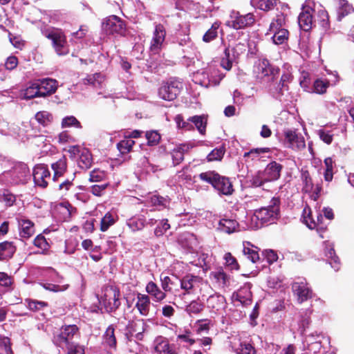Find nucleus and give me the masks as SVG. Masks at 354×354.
I'll return each instance as SVG.
<instances>
[{
	"mask_svg": "<svg viewBox=\"0 0 354 354\" xmlns=\"http://www.w3.org/2000/svg\"><path fill=\"white\" fill-rule=\"evenodd\" d=\"M238 222L234 219L222 218L218 223L217 230L221 232L231 234L237 230Z\"/></svg>",
	"mask_w": 354,
	"mask_h": 354,
	"instance_id": "nucleus-30",
	"label": "nucleus"
},
{
	"mask_svg": "<svg viewBox=\"0 0 354 354\" xmlns=\"http://www.w3.org/2000/svg\"><path fill=\"white\" fill-rule=\"evenodd\" d=\"M220 25L221 23L218 21L214 22L211 28L204 34L203 41L208 43L216 39L218 36Z\"/></svg>",
	"mask_w": 354,
	"mask_h": 354,
	"instance_id": "nucleus-46",
	"label": "nucleus"
},
{
	"mask_svg": "<svg viewBox=\"0 0 354 354\" xmlns=\"http://www.w3.org/2000/svg\"><path fill=\"white\" fill-rule=\"evenodd\" d=\"M330 265L335 270L337 271L340 268V263L337 257L335 256V250L333 248H330L327 250L326 253Z\"/></svg>",
	"mask_w": 354,
	"mask_h": 354,
	"instance_id": "nucleus-55",
	"label": "nucleus"
},
{
	"mask_svg": "<svg viewBox=\"0 0 354 354\" xmlns=\"http://www.w3.org/2000/svg\"><path fill=\"white\" fill-rule=\"evenodd\" d=\"M270 151L269 148H255L244 153V158H251L252 160L261 158V155Z\"/></svg>",
	"mask_w": 354,
	"mask_h": 354,
	"instance_id": "nucleus-56",
	"label": "nucleus"
},
{
	"mask_svg": "<svg viewBox=\"0 0 354 354\" xmlns=\"http://www.w3.org/2000/svg\"><path fill=\"white\" fill-rule=\"evenodd\" d=\"M146 203L149 206L155 207L158 209L167 207L169 201L167 198L158 196L151 195L147 198Z\"/></svg>",
	"mask_w": 354,
	"mask_h": 354,
	"instance_id": "nucleus-40",
	"label": "nucleus"
},
{
	"mask_svg": "<svg viewBox=\"0 0 354 354\" xmlns=\"http://www.w3.org/2000/svg\"><path fill=\"white\" fill-rule=\"evenodd\" d=\"M92 165V156L87 149H82L78 160V165L80 168L87 169Z\"/></svg>",
	"mask_w": 354,
	"mask_h": 354,
	"instance_id": "nucleus-44",
	"label": "nucleus"
},
{
	"mask_svg": "<svg viewBox=\"0 0 354 354\" xmlns=\"http://www.w3.org/2000/svg\"><path fill=\"white\" fill-rule=\"evenodd\" d=\"M135 142L133 140L128 138L122 140L118 142L117 147L121 153H127L131 150Z\"/></svg>",
	"mask_w": 354,
	"mask_h": 354,
	"instance_id": "nucleus-58",
	"label": "nucleus"
},
{
	"mask_svg": "<svg viewBox=\"0 0 354 354\" xmlns=\"http://www.w3.org/2000/svg\"><path fill=\"white\" fill-rule=\"evenodd\" d=\"M39 89L41 91V97L50 95L55 93L58 87V82L52 78H44L37 80Z\"/></svg>",
	"mask_w": 354,
	"mask_h": 354,
	"instance_id": "nucleus-23",
	"label": "nucleus"
},
{
	"mask_svg": "<svg viewBox=\"0 0 354 354\" xmlns=\"http://www.w3.org/2000/svg\"><path fill=\"white\" fill-rule=\"evenodd\" d=\"M230 17L231 20L227 22V24L236 30L251 26L255 21V18L252 13L241 15L239 12H232Z\"/></svg>",
	"mask_w": 354,
	"mask_h": 354,
	"instance_id": "nucleus-15",
	"label": "nucleus"
},
{
	"mask_svg": "<svg viewBox=\"0 0 354 354\" xmlns=\"http://www.w3.org/2000/svg\"><path fill=\"white\" fill-rule=\"evenodd\" d=\"M120 290L115 286H109L104 288L103 295L100 300L108 313L115 311L120 306Z\"/></svg>",
	"mask_w": 354,
	"mask_h": 354,
	"instance_id": "nucleus-7",
	"label": "nucleus"
},
{
	"mask_svg": "<svg viewBox=\"0 0 354 354\" xmlns=\"http://www.w3.org/2000/svg\"><path fill=\"white\" fill-rule=\"evenodd\" d=\"M174 120L176 123L178 128L184 129L185 131H190L194 129V125L192 124L189 119L187 121L183 120L181 115H177Z\"/></svg>",
	"mask_w": 354,
	"mask_h": 354,
	"instance_id": "nucleus-60",
	"label": "nucleus"
},
{
	"mask_svg": "<svg viewBox=\"0 0 354 354\" xmlns=\"http://www.w3.org/2000/svg\"><path fill=\"white\" fill-rule=\"evenodd\" d=\"M230 344L237 354H256L254 346L246 340H242L238 335L232 337Z\"/></svg>",
	"mask_w": 354,
	"mask_h": 354,
	"instance_id": "nucleus-19",
	"label": "nucleus"
},
{
	"mask_svg": "<svg viewBox=\"0 0 354 354\" xmlns=\"http://www.w3.org/2000/svg\"><path fill=\"white\" fill-rule=\"evenodd\" d=\"M304 222L310 229L315 228L322 222V215L319 212H316V220L313 218V212L310 207H306L303 211Z\"/></svg>",
	"mask_w": 354,
	"mask_h": 354,
	"instance_id": "nucleus-27",
	"label": "nucleus"
},
{
	"mask_svg": "<svg viewBox=\"0 0 354 354\" xmlns=\"http://www.w3.org/2000/svg\"><path fill=\"white\" fill-rule=\"evenodd\" d=\"M323 338L322 335H317L316 340L315 343L310 339V344H306L304 347L311 353L317 354L321 353V350L322 348V339Z\"/></svg>",
	"mask_w": 354,
	"mask_h": 354,
	"instance_id": "nucleus-49",
	"label": "nucleus"
},
{
	"mask_svg": "<svg viewBox=\"0 0 354 354\" xmlns=\"http://www.w3.org/2000/svg\"><path fill=\"white\" fill-rule=\"evenodd\" d=\"M257 79L261 82L267 83L266 86L271 91V83L279 74V69L273 66L266 59H259L254 66Z\"/></svg>",
	"mask_w": 354,
	"mask_h": 354,
	"instance_id": "nucleus-3",
	"label": "nucleus"
},
{
	"mask_svg": "<svg viewBox=\"0 0 354 354\" xmlns=\"http://www.w3.org/2000/svg\"><path fill=\"white\" fill-rule=\"evenodd\" d=\"M199 176L202 180L210 183L221 194L231 195L234 191L230 179L214 171L201 173Z\"/></svg>",
	"mask_w": 354,
	"mask_h": 354,
	"instance_id": "nucleus-2",
	"label": "nucleus"
},
{
	"mask_svg": "<svg viewBox=\"0 0 354 354\" xmlns=\"http://www.w3.org/2000/svg\"><path fill=\"white\" fill-rule=\"evenodd\" d=\"M41 286L46 290L53 292H63L68 288V284H54L49 282L41 283Z\"/></svg>",
	"mask_w": 354,
	"mask_h": 354,
	"instance_id": "nucleus-54",
	"label": "nucleus"
},
{
	"mask_svg": "<svg viewBox=\"0 0 354 354\" xmlns=\"http://www.w3.org/2000/svg\"><path fill=\"white\" fill-rule=\"evenodd\" d=\"M282 166L279 163L273 161L269 163L263 171L267 181H274L279 178Z\"/></svg>",
	"mask_w": 354,
	"mask_h": 354,
	"instance_id": "nucleus-26",
	"label": "nucleus"
},
{
	"mask_svg": "<svg viewBox=\"0 0 354 354\" xmlns=\"http://www.w3.org/2000/svg\"><path fill=\"white\" fill-rule=\"evenodd\" d=\"M307 76V73L303 75V80H300V85L308 92L324 94L331 84L330 82L326 79L318 78L314 81L313 86L310 87V81Z\"/></svg>",
	"mask_w": 354,
	"mask_h": 354,
	"instance_id": "nucleus-11",
	"label": "nucleus"
},
{
	"mask_svg": "<svg viewBox=\"0 0 354 354\" xmlns=\"http://www.w3.org/2000/svg\"><path fill=\"white\" fill-rule=\"evenodd\" d=\"M232 299L235 304L237 302L243 306L250 305L252 302L250 288L248 286L241 288L237 292L233 293Z\"/></svg>",
	"mask_w": 354,
	"mask_h": 354,
	"instance_id": "nucleus-24",
	"label": "nucleus"
},
{
	"mask_svg": "<svg viewBox=\"0 0 354 354\" xmlns=\"http://www.w3.org/2000/svg\"><path fill=\"white\" fill-rule=\"evenodd\" d=\"M80 333L76 325L62 326L59 333L54 335L53 342L55 345L63 347L71 344H75L73 340L79 338Z\"/></svg>",
	"mask_w": 354,
	"mask_h": 354,
	"instance_id": "nucleus-6",
	"label": "nucleus"
},
{
	"mask_svg": "<svg viewBox=\"0 0 354 354\" xmlns=\"http://www.w3.org/2000/svg\"><path fill=\"white\" fill-rule=\"evenodd\" d=\"M21 97L24 99H32L41 97V91L39 89L37 80L30 82V84L21 91Z\"/></svg>",
	"mask_w": 354,
	"mask_h": 354,
	"instance_id": "nucleus-34",
	"label": "nucleus"
},
{
	"mask_svg": "<svg viewBox=\"0 0 354 354\" xmlns=\"http://www.w3.org/2000/svg\"><path fill=\"white\" fill-rule=\"evenodd\" d=\"M150 299L147 295L138 293L136 297V308L140 315L147 316L150 310Z\"/></svg>",
	"mask_w": 354,
	"mask_h": 354,
	"instance_id": "nucleus-28",
	"label": "nucleus"
},
{
	"mask_svg": "<svg viewBox=\"0 0 354 354\" xmlns=\"http://www.w3.org/2000/svg\"><path fill=\"white\" fill-rule=\"evenodd\" d=\"M41 31L44 37L51 40L57 55H65L68 53L66 39L61 30L53 27H45L41 28Z\"/></svg>",
	"mask_w": 354,
	"mask_h": 354,
	"instance_id": "nucleus-4",
	"label": "nucleus"
},
{
	"mask_svg": "<svg viewBox=\"0 0 354 354\" xmlns=\"http://www.w3.org/2000/svg\"><path fill=\"white\" fill-rule=\"evenodd\" d=\"M218 70L216 68V65L211 64L207 67L198 71L193 74V81L198 84L203 86L207 87L211 84L214 85L218 83L223 76L218 75V80H217Z\"/></svg>",
	"mask_w": 354,
	"mask_h": 354,
	"instance_id": "nucleus-5",
	"label": "nucleus"
},
{
	"mask_svg": "<svg viewBox=\"0 0 354 354\" xmlns=\"http://www.w3.org/2000/svg\"><path fill=\"white\" fill-rule=\"evenodd\" d=\"M17 219L21 238L29 239L34 235L35 230L34 223L32 221L24 216L19 217Z\"/></svg>",
	"mask_w": 354,
	"mask_h": 354,
	"instance_id": "nucleus-20",
	"label": "nucleus"
},
{
	"mask_svg": "<svg viewBox=\"0 0 354 354\" xmlns=\"http://www.w3.org/2000/svg\"><path fill=\"white\" fill-rule=\"evenodd\" d=\"M189 120L191 121L194 127L195 126L196 127L200 133L203 135L205 133L207 119L204 115H194L193 117H190Z\"/></svg>",
	"mask_w": 354,
	"mask_h": 354,
	"instance_id": "nucleus-45",
	"label": "nucleus"
},
{
	"mask_svg": "<svg viewBox=\"0 0 354 354\" xmlns=\"http://www.w3.org/2000/svg\"><path fill=\"white\" fill-rule=\"evenodd\" d=\"M53 117L48 111H39L35 115V120L43 126H48L53 121Z\"/></svg>",
	"mask_w": 354,
	"mask_h": 354,
	"instance_id": "nucleus-50",
	"label": "nucleus"
},
{
	"mask_svg": "<svg viewBox=\"0 0 354 354\" xmlns=\"http://www.w3.org/2000/svg\"><path fill=\"white\" fill-rule=\"evenodd\" d=\"M28 308L34 312H38L44 310L45 308L48 306V304L46 301L33 300V299H26L25 301Z\"/></svg>",
	"mask_w": 354,
	"mask_h": 354,
	"instance_id": "nucleus-48",
	"label": "nucleus"
},
{
	"mask_svg": "<svg viewBox=\"0 0 354 354\" xmlns=\"http://www.w3.org/2000/svg\"><path fill=\"white\" fill-rule=\"evenodd\" d=\"M225 153L223 147L216 148L213 149L207 156L208 162L221 160Z\"/></svg>",
	"mask_w": 354,
	"mask_h": 354,
	"instance_id": "nucleus-61",
	"label": "nucleus"
},
{
	"mask_svg": "<svg viewBox=\"0 0 354 354\" xmlns=\"http://www.w3.org/2000/svg\"><path fill=\"white\" fill-rule=\"evenodd\" d=\"M51 168L54 171L53 180H57L59 177L62 176L67 169V159L65 156L62 157L55 162L52 163Z\"/></svg>",
	"mask_w": 354,
	"mask_h": 354,
	"instance_id": "nucleus-35",
	"label": "nucleus"
},
{
	"mask_svg": "<svg viewBox=\"0 0 354 354\" xmlns=\"http://www.w3.org/2000/svg\"><path fill=\"white\" fill-rule=\"evenodd\" d=\"M245 50V46L243 44H239L236 45L234 48H230L227 47L225 49L224 51V58L226 59V60L230 59L231 62H233L235 55H240Z\"/></svg>",
	"mask_w": 354,
	"mask_h": 354,
	"instance_id": "nucleus-43",
	"label": "nucleus"
},
{
	"mask_svg": "<svg viewBox=\"0 0 354 354\" xmlns=\"http://www.w3.org/2000/svg\"><path fill=\"white\" fill-rule=\"evenodd\" d=\"M311 0H306L302 6V12L298 17L299 27L304 31L310 30L313 24V9L310 6Z\"/></svg>",
	"mask_w": 354,
	"mask_h": 354,
	"instance_id": "nucleus-16",
	"label": "nucleus"
},
{
	"mask_svg": "<svg viewBox=\"0 0 354 354\" xmlns=\"http://www.w3.org/2000/svg\"><path fill=\"white\" fill-rule=\"evenodd\" d=\"M301 178L303 183L302 190L306 193H310L311 199L315 202L319 198L322 189L321 187L319 185L315 187L311 176L307 170H301Z\"/></svg>",
	"mask_w": 354,
	"mask_h": 354,
	"instance_id": "nucleus-17",
	"label": "nucleus"
},
{
	"mask_svg": "<svg viewBox=\"0 0 354 354\" xmlns=\"http://www.w3.org/2000/svg\"><path fill=\"white\" fill-rule=\"evenodd\" d=\"M166 36V30L162 24H156L150 41L149 51L151 54H158L163 48Z\"/></svg>",
	"mask_w": 354,
	"mask_h": 354,
	"instance_id": "nucleus-12",
	"label": "nucleus"
},
{
	"mask_svg": "<svg viewBox=\"0 0 354 354\" xmlns=\"http://www.w3.org/2000/svg\"><path fill=\"white\" fill-rule=\"evenodd\" d=\"M75 127L78 129L82 128V125L80 122L77 120V118L73 115L66 116L62 119V128H68V127Z\"/></svg>",
	"mask_w": 354,
	"mask_h": 354,
	"instance_id": "nucleus-59",
	"label": "nucleus"
},
{
	"mask_svg": "<svg viewBox=\"0 0 354 354\" xmlns=\"http://www.w3.org/2000/svg\"><path fill=\"white\" fill-rule=\"evenodd\" d=\"M103 344L108 346L111 350L116 351L117 340L115 335V328L110 325L106 329L103 336Z\"/></svg>",
	"mask_w": 354,
	"mask_h": 354,
	"instance_id": "nucleus-29",
	"label": "nucleus"
},
{
	"mask_svg": "<svg viewBox=\"0 0 354 354\" xmlns=\"http://www.w3.org/2000/svg\"><path fill=\"white\" fill-rule=\"evenodd\" d=\"M33 179L36 185L45 188L50 179V173L45 165H37L33 169Z\"/></svg>",
	"mask_w": 354,
	"mask_h": 354,
	"instance_id": "nucleus-18",
	"label": "nucleus"
},
{
	"mask_svg": "<svg viewBox=\"0 0 354 354\" xmlns=\"http://www.w3.org/2000/svg\"><path fill=\"white\" fill-rule=\"evenodd\" d=\"M280 200L274 197L267 207L256 209L252 217V221H255L254 227H261L263 224L274 223L279 216Z\"/></svg>",
	"mask_w": 354,
	"mask_h": 354,
	"instance_id": "nucleus-1",
	"label": "nucleus"
},
{
	"mask_svg": "<svg viewBox=\"0 0 354 354\" xmlns=\"http://www.w3.org/2000/svg\"><path fill=\"white\" fill-rule=\"evenodd\" d=\"M203 309V305L198 300L192 301L188 305L186 306L185 310L189 315L192 314H198Z\"/></svg>",
	"mask_w": 354,
	"mask_h": 354,
	"instance_id": "nucleus-53",
	"label": "nucleus"
},
{
	"mask_svg": "<svg viewBox=\"0 0 354 354\" xmlns=\"http://www.w3.org/2000/svg\"><path fill=\"white\" fill-rule=\"evenodd\" d=\"M104 80V77L101 73H95L88 75L86 78L84 79V83L85 84H91L97 87L100 86Z\"/></svg>",
	"mask_w": 354,
	"mask_h": 354,
	"instance_id": "nucleus-51",
	"label": "nucleus"
},
{
	"mask_svg": "<svg viewBox=\"0 0 354 354\" xmlns=\"http://www.w3.org/2000/svg\"><path fill=\"white\" fill-rule=\"evenodd\" d=\"M73 207L66 203H61L56 207L57 218L60 221H68L71 216Z\"/></svg>",
	"mask_w": 354,
	"mask_h": 354,
	"instance_id": "nucleus-38",
	"label": "nucleus"
},
{
	"mask_svg": "<svg viewBox=\"0 0 354 354\" xmlns=\"http://www.w3.org/2000/svg\"><path fill=\"white\" fill-rule=\"evenodd\" d=\"M272 37L275 44H282L288 39V32L286 29H280L275 32Z\"/></svg>",
	"mask_w": 354,
	"mask_h": 354,
	"instance_id": "nucleus-57",
	"label": "nucleus"
},
{
	"mask_svg": "<svg viewBox=\"0 0 354 354\" xmlns=\"http://www.w3.org/2000/svg\"><path fill=\"white\" fill-rule=\"evenodd\" d=\"M148 325L144 320L138 321L134 324L133 332L136 333L135 337L138 340H142L144 333L147 332Z\"/></svg>",
	"mask_w": 354,
	"mask_h": 354,
	"instance_id": "nucleus-47",
	"label": "nucleus"
},
{
	"mask_svg": "<svg viewBox=\"0 0 354 354\" xmlns=\"http://www.w3.org/2000/svg\"><path fill=\"white\" fill-rule=\"evenodd\" d=\"M153 349L156 354H180V347L174 344H170L168 339L158 336L153 341Z\"/></svg>",
	"mask_w": 354,
	"mask_h": 354,
	"instance_id": "nucleus-13",
	"label": "nucleus"
},
{
	"mask_svg": "<svg viewBox=\"0 0 354 354\" xmlns=\"http://www.w3.org/2000/svg\"><path fill=\"white\" fill-rule=\"evenodd\" d=\"M258 8L264 11L273 9L277 5V0H252Z\"/></svg>",
	"mask_w": 354,
	"mask_h": 354,
	"instance_id": "nucleus-52",
	"label": "nucleus"
},
{
	"mask_svg": "<svg viewBox=\"0 0 354 354\" xmlns=\"http://www.w3.org/2000/svg\"><path fill=\"white\" fill-rule=\"evenodd\" d=\"M284 145L286 147L296 151L301 150L306 147L304 137L291 129L284 131Z\"/></svg>",
	"mask_w": 354,
	"mask_h": 354,
	"instance_id": "nucleus-14",
	"label": "nucleus"
},
{
	"mask_svg": "<svg viewBox=\"0 0 354 354\" xmlns=\"http://www.w3.org/2000/svg\"><path fill=\"white\" fill-rule=\"evenodd\" d=\"M102 30L106 35H122L125 30V24L116 15H111L103 20Z\"/></svg>",
	"mask_w": 354,
	"mask_h": 354,
	"instance_id": "nucleus-10",
	"label": "nucleus"
},
{
	"mask_svg": "<svg viewBox=\"0 0 354 354\" xmlns=\"http://www.w3.org/2000/svg\"><path fill=\"white\" fill-rule=\"evenodd\" d=\"M193 145L183 143L176 145L170 152L172 162L174 166L178 165L184 160V155L189 152Z\"/></svg>",
	"mask_w": 354,
	"mask_h": 354,
	"instance_id": "nucleus-22",
	"label": "nucleus"
},
{
	"mask_svg": "<svg viewBox=\"0 0 354 354\" xmlns=\"http://www.w3.org/2000/svg\"><path fill=\"white\" fill-rule=\"evenodd\" d=\"M6 185L24 184L30 176V170L26 165L19 163L10 171L5 172Z\"/></svg>",
	"mask_w": 354,
	"mask_h": 354,
	"instance_id": "nucleus-8",
	"label": "nucleus"
},
{
	"mask_svg": "<svg viewBox=\"0 0 354 354\" xmlns=\"http://www.w3.org/2000/svg\"><path fill=\"white\" fill-rule=\"evenodd\" d=\"M118 215L113 212H108L102 218L100 222V230L106 232L111 226L113 225L118 221Z\"/></svg>",
	"mask_w": 354,
	"mask_h": 354,
	"instance_id": "nucleus-39",
	"label": "nucleus"
},
{
	"mask_svg": "<svg viewBox=\"0 0 354 354\" xmlns=\"http://www.w3.org/2000/svg\"><path fill=\"white\" fill-rule=\"evenodd\" d=\"M145 137L147 140L148 145L150 146L158 145L160 140V136L156 131L146 132Z\"/></svg>",
	"mask_w": 354,
	"mask_h": 354,
	"instance_id": "nucleus-63",
	"label": "nucleus"
},
{
	"mask_svg": "<svg viewBox=\"0 0 354 354\" xmlns=\"http://www.w3.org/2000/svg\"><path fill=\"white\" fill-rule=\"evenodd\" d=\"M243 252L252 263H256L259 259V255L256 248L249 242L243 243Z\"/></svg>",
	"mask_w": 354,
	"mask_h": 354,
	"instance_id": "nucleus-42",
	"label": "nucleus"
},
{
	"mask_svg": "<svg viewBox=\"0 0 354 354\" xmlns=\"http://www.w3.org/2000/svg\"><path fill=\"white\" fill-rule=\"evenodd\" d=\"M292 290L297 297L299 303H303L311 298L313 296L312 290L308 286V284L304 281L295 282L292 286Z\"/></svg>",
	"mask_w": 354,
	"mask_h": 354,
	"instance_id": "nucleus-21",
	"label": "nucleus"
},
{
	"mask_svg": "<svg viewBox=\"0 0 354 354\" xmlns=\"http://www.w3.org/2000/svg\"><path fill=\"white\" fill-rule=\"evenodd\" d=\"M183 88V83L176 80L172 79L162 84L158 89V96L166 101H172L179 95Z\"/></svg>",
	"mask_w": 354,
	"mask_h": 354,
	"instance_id": "nucleus-9",
	"label": "nucleus"
},
{
	"mask_svg": "<svg viewBox=\"0 0 354 354\" xmlns=\"http://www.w3.org/2000/svg\"><path fill=\"white\" fill-rule=\"evenodd\" d=\"M176 42L179 46L186 48V49H183L185 53L188 52L189 49H192L193 48V43L188 35H185L177 37Z\"/></svg>",
	"mask_w": 354,
	"mask_h": 354,
	"instance_id": "nucleus-62",
	"label": "nucleus"
},
{
	"mask_svg": "<svg viewBox=\"0 0 354 354\" xmlns=\"http://www.w3.org/2000/svg\"><path fill=\"white\" fill-rule=\"evenodd\" d=\"M286 17L283 14L281 13L276 16V17L271 22L267 35H271L280 29H286Z\"/></svg>",
	"mask_w": 354,
	"mask_h": 354,
	"instance_id": "nucleus-41",
	"label": "nucleus"
},
{
	"mask_svg": "<svg viewBox=\"0 0 354 354\" xmlns=\"http://www.w3.org/2000/svg\"><path fill=\"white\" fill-rule=\"evenodd\" d=\"M201 282V279L198 277L192 274H187L183 277L180 280V288L185 293H192L196 286Z\"/></svg>",
	"mask_w": 354,
	"mask_h": 354,
	"instance_id": "nucleus-25",
	"label": "nucleus"
},
{
	"mask_svg": "<svg viewBox=\"0 0 354 354\" xmlns=\"http://www.w3.org/2000/svg\"><path fill=\"white\" fill-rule=\"evenodd\" d=\"M67 349L66 354H84V346L79 344H71L65 346Z\"/></svg>",
	"mask_w": 354,
	"mask_h": 354,
	"instance_id": "nucleus-64",
	"label": "nucleus"
},
{
	"mask_svg": "<svg viewBox=\"0 0 354 354\" xmlns=\"http://www.w3.org/2000/svg\"><path fill=\"white\" fill-rule=\"evenodd\" d=\"M207 306L213 311H218L225 308V299L221 295H212L208 297L207 300Z\"/></svg>",
	"mask_w": 354,
	"mask_h": 354,
	"instance_id": "nucleus-31",
	"label": "nucleus"
},
{
	"mask_svg": "<svg viewBox=\"0 0 354 354\" xmlns=\"http://www.w3.org/2000/svg\"><path fill=\"white\" fill-rule=\"evenodd\" d=\"M145 223L146 217L142 214L134 216L127 221V225L133 232L142 230Z\"/></svg>",
	"mask_w": 354,
	"mask_h": 354,
	"instance_id": "nucleus-37",
	"label": "nucleus"
},
{
	"mask_svg": "<svg viewBox=\"0 0 354 354\" xmlns=\"http://www.w3.org/2000/svg\"><path fill=\"white\" fill-rule=\"evenodd\" d=\"M209 277L217 284L218 286L224 288L230 285V277L223 270H218L210 273Z\"/></svg>",
	"mask_w": 354,
	"mask_h": 354,
	"instance_id": "nucleus-32",
	"label": "nucleus"
},
{
	"mask_svg": "<svg viewBox=\"0 0 354 354\" xmlns=\"http://www.w3.org/2000/svg\"><path fill=\"white\" fill-rule=\"evenodd\" d=\"M147 292L153 297L156 302H160L166 298V293L162 291L159 287L153 281H149L146 286Z\"/></svg>",
	"mask_w": 354,
	"mask_h": 354,
	"instance_id": "nucleus-33",
	"label": "nucleus"
},
{
	"mask_svg": "<svg viewBox=\"0 0 354 354\" xmlns=\"http://www.w3.org/2000/svg\"><path fill=\"white\" fill-rule=\"evenodd\" d=\"M16 252V247L12 242L3 241L0 243V261L8 260L12 257Z\"/></svg>",
	"mask_w": 354,
	"mask_h": 354,
	"instance_id": "nucleus-36",
	"label": "nucleus"
}]
</instances>
